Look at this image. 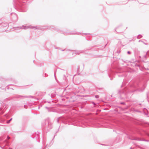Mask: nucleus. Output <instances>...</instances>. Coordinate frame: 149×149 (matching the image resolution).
Wrapping results in <instances>:
<instances>
[{"label": "nucleus", "mask_w": 149, "mask_h": 149, "mask_svg": "<svg viewBox=\"0 0 149 149\" xmlns=\"http://www.w3.org/2000/svg\"><path fill=\"white\" fill-rule=\"evenodd\" d=\"M10 120H8L7 121V123H9L10 122Z\"/></svg>", "instance_id": "f257e3e1"}, {"label": "nucleus", "mask_w": 149, "mask_h": 149, "mask_svg": "<svg viewBox=\"0 0 149 149\" xmlns=\"http://www.w3.org/2000/svg\"><path fill=\"white\" fill-rule=\"evenodd\" d=\"M128 53H129V54H130V52H128Z\"/></svg>", "instance_id": "f03ea898"}, {"label": "nucleus", "mask_w": 149, "mask_h": 149, "mask_svg": "<svg viewBox=\"0 0 149 149\" xmlns=\"http://www.w3.org/2000/svg\"><path fill=\"white\" fill-rule=\"evenodd\" d=\"M11 119H10V120H11Z\"/></svg>", "instance_id": "7ed1b4c3"}]
</instances>
